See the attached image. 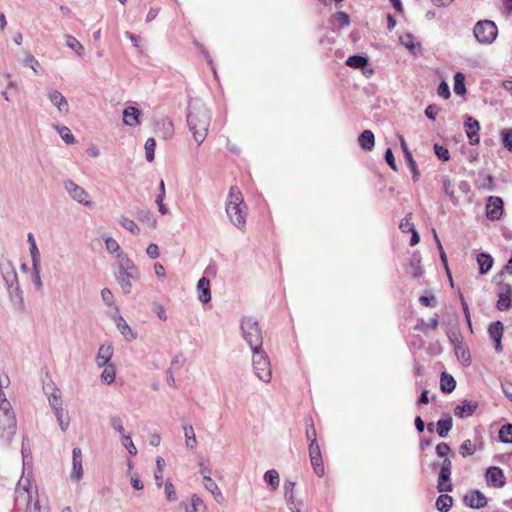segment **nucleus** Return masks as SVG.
Returning a JSON list of instances; mask_svg holds the SVG:
<instances>
[{"label": "nucleus", "instance_id": "nucleus-62", "mask_svg": "<svg viewBox=\"0 0 512 512\" xmlns=\"http://www.w3.org/2000/svg\"><path fill=\"white\" fill-rule=\"evenodd\" d=\"M434 151L437 157L443 161H448L450 159V154L447 148L444 146L435 144L434 145Z\"/></svg>", "mask_w": 512, "mask_h": 512}, {"label": "nucleus", "instance_id": "nucleus-30", "mask_svg": "<svg viewBox=\"0 0 512 512\" xmlns=\"http://www.w3.org/2000/svg\"><path fill=\"white\" fill-rule=\"evenodd\" d=\"M358 144L365 151H371L375 146V136L371 130H364L358 136Z\"/></svg>", "mask_w": 512, "mask_h": 512}, {"label": "nucleus", "instance_id": "nucleus-14", "mask_svg": "<svg viewBox=\"0 0 512 512\" xmlns=\"http://www.w3.org/2000/svg\"><path fill=\"white\" fill-rule=\"evenodd\" d=\"M464 503L472 509H480L487 505V498L479 490H473L464 496Z\"/></svg>", "mask_w": 512, "mask_h": 512}, {"label": "nucleus", "instance_id": "nucleus-29", "mask_svg": "<svg viewBox=\"0 0 512 512\" xmlns=\"http://www.w3.org/2000/svg\"><path fill=\"white\" fill-rule=\"evenodd\" d=\"M197 289L199 291L198 299L201 302L207 303L211 300L210 281L208 278H200L197 283Z\"/></svg>", "mask_w": 512, "mask_h": 512}, {"label": "nucleus", "instance_id": "nucleus-20", "mask_svg": "<svg viewBox=\"0 0 512 512\" xmlns=\"http://www.w3.org/2000/svg\"><path fill=\"white\" fill-rule=\"evenodd\" d=\"M511 296H512V287L509 284H505L501 287V291L499 293L497 308L500 311H504L511 306Z\"/></svg>", "mask_w": 512, "mask_h": 512}, {"label": "nucleus", "instance_id": "nucleus-12", "mask_svg": "<svg viewBox=\"0 0 512 512\" xmlns=\"http://www.w3.org/2000/svg\"><path fill=\"white\" fill-rule=\"evenodd\" d=\"M486 483L495 488H502L506 483V477L500 467H489L485 474Z\"/></svg>", "mask_w": 512, "mask_h": 512}, {"label": "nucleus", "instance_id": "nucleus-8", "mask_svg": "<svg viewBox=\"0 0 512 512\" xmlns=\"http://www.w3.org/2000/svg\"><path fill=\"white\" fill-rule=\"evenodd\" d=\"M473 33L479 43L491 44L498 35V28L491 20H480L475 24Z\"/></svg>", "mask_w": 512, "mask_h": 512}, {"label": "nucleus", "instance_id": "nucleus-19", "mask_svg": "<svg viewBox=\"0 0 512 512\" xmlns=\"http://www.w3.org/2000/svg\"><path fill=\"white\" fill-rule=\"evenodd\" d=\"M406 272L410 274L413 278H419L423 269L421 266V257L418 252H414L406 266Z\"/></svg>", "mask_w": 512, "mask_h": 512}, {"label": "nucleus", "instance_id": "nucleus-59", "mask_svg": "<svg viewBox=\"0 0 512 512\" xmlns=\"http://www.w3.org/2000/svg\"><path fill=\"white\" fill-rule=\"evenodd\" d=\"M191 505L193 512H205L206 506L201 498L197 495H193L191 498Z\"/></svg>", "mask_w": 512, "mask_h": 512}, {"label": "nucleus", "instance_id": "nucleus-39", "mask_svg": "<svg viewBox=\"0 0 512 512\" xmlns=\"http://www.w3.org/2000/svg\"><path fill=\"white\" fill-rule=\"evenodd\" d=\"M264 481L271 487L272 490H276L280 483L279 473L274 469L268 470L264 474Z\"/></svg>", "mask_w": 512, "mask_h": 512}, {"label": "nucleus", "instance_id": "nucleus-38", "mask_svg": "<svg viewBox=\"0 0 512 512\" xmlns=\"http://www.w3.org/2000/svg\"><path fill=\"white\" fill-rule=\"evenodd\" d=\"M65 41L67 47L73 50L78 56L82 57L84 55L83 45L74 36L65 35Z\"/></svg>", "mask_w": 512, "mask_h": 512}, {"label": "nucleus", "instance_id": "nucleus-61", "mask_svg": "<svg viewBox=\"0 0 512 512\" xmlns=\"http://www.w3.org/2000/svg\"><path fill=\"white\" fill-rule=\"evenodd\" d=\"M502 142L504 147L512 152V129L502 131Z\"/></svg>", "mask_w": 512, "mask_h": 512}, {"label": "nucleus", "instance_id": "nucleus-18", "mask_svg": "<svg viewBox=\"0 0 512 512\" xmlns=\"http://www.w3.org/2000/svg\"><path fill=\"white\" fill-rule=\"evenodd\" d=\"M112 356H113L112 344L109 343V344L100 345L97 355H96V358H95L96 365L99 368H102L105 365L111 364L110 360H111Z\"/></svg>", "mask_w": 512, "mask_h": 512}, {"label": "nucleus", "instance_id": "nucleus-54", "mask_svg": "<svg viewBox=\"0 0 512 512\" xmlns=\"http://www.w3.org/2000/svg\"><path fill=\"white\" fill-rule=\"evenodd\" d=\"M24 64L30 67L36 74L40 73L41 65L39 61L30 53H28L24 59Z\"/></svg>", "mask_w": 512, "mask_h": 512}, {"label": "nucleus", "instance_id": "nucleus-35", "mask_svg": "<svg viewBox=\"0 0 512 512\" xmlns=\"http://www.w3.org/2000/svg\"><path fill=\"white\" fill-rule=\"evenodd\" d=\"M165 466H166L165 460L162 457L158 456L156 458V470L154 473L155 483L158 488H161L163 485V472H164Z\"/></svg>", "mask_w": 512, "mask_h": 512}, {"label": "nucleus", "instance_id": "nucleus-60", "mask_svg": "<svg viewBox=\"0 0 512 512\" xmlns=\"http://www.w3.org/2000/svg\"><path fill=\"white\" fill-rule=\"evenodd\" d=\"M31 260H32V268L40 267V252L37 245H32L29 249Z\"/></svg>", "mask_w": 512, "mask_h": 512}, {"label": "nucleus", "instance_id": "nucleus-4", "mask_svg": "<svg viewBox=\"0 0 512 512\" xmlns=\"http://www.w3.org/2000/svg\"><path fill=\"white\" fill-rule=\"evenodd\" d=\"M114 276L123 293L130 294L133 288L132 282L140 279V272L132 259L121 257V261L117 263Z\"/></svg>", "mask_w": 512, "mask_h": 512}, {"label": "nucleus", "instance_id": "nucleus-36", "mask_svg": "<svg viewBox=\"0 0 512 512\" xmlns=\"http://www.w3.org/2000/svg\"><path fill=\"white\" fill-rule=\"evenodd\" d=\"M442 190L444 194L448 196L454 204L458 202L457 197L455 196L454 185L452 184L448 176H444L442 178Z\"/></svg>", "mask_w": 512, "mask_h": 512}, {"label": "nucleus", "instance_id": "nucleus-53", "mask_svg": "<svg viewBox=\"0 0 512 512\" xmlns=\"http://www.w3.org/2000/svg\"><path fill=\"white\" fill-rule=\"evenodd\" d=\"M412 220V213H408L400 222L399 229L403 233H408L415 230Z\"/></svg>", "mask_w": 512, "mask_h": 512}, {"label": "nucleus", "instance_id": "nucleus-5", "mask_svg": "<svg viewBox=\"0 0 512 512\" xmlns=\"http://www.w3.org/2000/svg\"><path fill=\"white\" fill-rule=\"evenodd\" d=\"M240 327L242 336L250 346L251 351L261 349L263 345V335L258 322L252 317H244L241 320Z\"/></svg>", "mask_w": 512, "mask_h": 512}, {"label": "nucleus", "instance_id": "nucleus-44", "mask_svg": "<svg viewBox=\"0 0 512 512\" xmlns=\"http://www.w3.org/2000/svg\"><path fill=\"white\" fill-rule=\"evenodd\" d=\"M55 129L66 144H73L75 142V138L67 126L56 125Z\"/></svg>", "mask_w": 512, "mask_h": 512}, {"label": "nucleus", "instance_id": "nucleus-23", "mask_svg": "<svg viewBox=\"0 0 512 512\" xmlns=\"http://www.w3.org/2000/svg\"><path fill=\"white\" fill-rule=\"evenodd\" d=\"M400 143H401V147L404 152V158L412 172V178L414 181H417L419 179V171L417 169L416 162L413 159V156H412L411 152L409 151L407 143L403 137H400Z\"/></svg>", "mask_w": 512, "mask_h": 512}, {"label": "nucleus", "instance_id": "nucleus-58", "mask_svg": "<svg viewBox=\"0 0 512 512\" xmlns=\"http://www.w3.org/2000/svg\"><path fill=\"white\" fill-rule=\"evenodd\" d=\"M101 298H102V301L107 306H115L114 295H113L112 291L109 288H103L101 290Z\"/></svg>", "mask_w": 512, "mask_h": 512}, {"label": "nucleus", "instance_id": "nucleus-34", "mask_svg": "<svg viewBox=\"0 0 512 512\" xmlns=\"http://www.w3.org/2000/svg\"><path fill=\"white\" fill-rule=\"evenodd\" d=\"M453 420L450 416L442 418L437 422L436 431L441 438H445L452 429Z\"/></svg>", "mask_w": 512, "mask_h": 512}, {"label": "nucleus", "instance_id": "nucleus-1", "mask_svg": "<svg viewBox=\"0 0 512 512\" xmlns=\"http://www.w3.org/2000/svg\"><path fill=\"white\" fill-rule=\"evenodd\" d=\"M21 454L23 458V474L19 479L15 489V509L17 511L24 510L25 512H47L39 505L38 490L33 484L30 474H25L30 457L29 439L24 437L22 440Z\"/></svg>", "mask_w": 512, "mask_h": 512}, {"label": "nucleus", "instance_id": "nucleus-15", "mask_svg": "<svg viewBox=\"0 0 512 512\" xmlns=\"http://www.w3.org/2000/svg\"><path fill=\"white\" fill-rule=\"evenodd\" d=\"M464 126H465L466 134H467L470 144H472V145L479 144V142H480V138H479L480 124H479V122L476 119H474L473 117L467 116Z\"/></svg>", "mask_w": 512, "mask_h": 512}, {"label": "nucleus", "instance_id": "nucleus-46", "mask_svg": "<svg viewBox=\"0 0 512 512\" xmlns=\"http://www.w3.org/2000/svg\"><path fill=\"white\" fill-rule=\"evenodd\" d=\"M120 225L130 231L134 235H138L140 233V229L137 224L130 218L122 216L119 220Z\"/></svg>", "mask_w": 512, "mask_h": 512}, {"label": "nucleus", "instance_id": "nucleus-16", "mask_svg": "<svg viewBox=\"0 0 512 512\" xmlns=\"http://www.w3.org/2000/svg\"><path fill=\"white\" fill-rule=\"evenodd\" d=\"M82 475V451L80 448L75 447L72 450V471L70 477L73 481H79L82 478Z\"/></svg>", "mask_w": 512, "mask_h": 512}, {"label": "nucleus", "instance_id": "nucleus-22", "mask_svg": "<svg viewBox=\"0 0 512 512\" xmlns=\"http://www.w3.org/2000/svg\"><path fill=\"white\" fill-rule=\"evenodd\" d=\"M354 69L361 70L363 76L369 78L373 75L374 69L369 62V59L365 56L354 55Z\"/></svg>", "mask_w": 512, "mask_h": 512}, {"label": "nucleus", "instance_id": "nucleus-32", "mask_svg": "<svg viewBox=\"0 0 512 512\" xmlns=\"http://www.w3.org/2000/svg\"><path fill=\"white\" fill-rule=\"evenodd\" d=\"M477 263L480 274H486L492 268L493 258L487 253H479L477 255Z\"/></svg>", "mask_w": 512, "mask_h": 512}, {"label": "nucleus", "instance_id": "nucleus-26", "mask_svg": "<svg viewBox=\"0 0 512 512\" xmlns=\"http://www.w3.org/2000/svg\"><path fill=\"white\" fill-rule=\"evenodd\" d=\"M451 480V470L440 469L438 475V484L437 489L439 492H451L453 486L450 482Z\"/></svg>", "mask_w": 512, "mask_h": 512}, {"label": "nucleus", "instance_id": "nucleus-11", "mask_svg": "<svg viewBox=\"0 0 512 512\" xmlns=\"http://www.w3.org/2000/svg\"><path fill=\"white\" fill-rule=\"evenodd\" d=\"M46 96L60 114L69 113V103L60 91L54 88H49L46 90Z\"/></svg>", "mask_w": 512, "mask_h": 512}, {"label": "nucleus", "instance_id": "nucleus-51", "mask_svg": "<svg viewBox=\"0 0 512 512\" xmlns=\"http://www.w3.org/2000/svg\"><path fill=\"white\" fill-rule=\"evenodd\" d=\"M48 401L53 410L62 408V399L58 389L53 388V392L48 396Z\"/></svg>", "mask_w": 512, "mask_h": 512}, {"label": "nucleus", "instance_id": "nucleus-45", "mask_svg": "<svg viewBox=\"0 0 512 512\" xmlns=\"http://www.w3.org/2000/svg\"><path fill=\"white\" fill-rule=\"evenodd\" d=\"M287 507L291 512H302L301 508L303 506L302 500H299L295 497V494L289 495L285 497Z\"/></svg>", "mask_w": 512, "mask_h": 512}, {"label": "nucleus", "instance_id": "nucleus-6", "mask_svg": "<svg viewBox=\"0 0 512 512\" xmlns=\"http://www.w3.org/2000/svg\"><path fill=\"white\" fill-rule=\"evenodd\" d=\"M17 421L11 406L0 407V438L9 444L16 433Z\"/></svg>", "mask_w": 512, "mask_h": 512}, {"label": "nucleus", "instance_id": "nucleus-49", "mask_svg": "<svg viewBox=\"0 0 512 512\" xmlns=\"http://www.w3.org/2000/svg\"><path fill=\"white\" fill-rule=\"evenodd\" d=\"M138 219L145 222L147 225L154 227L156 225V219L153 213L149 210H141L138 212Z\"/></svg>", "mask_w": 512, "mask_h": 512}, {"label": "nucleus", "instance_id": "nucleus-3", "mask_svg": "<svg viewBox=\"0 0 512 512\" xmlns=\"http://www.w3.org/2000/svg\"><path fill=\"white\" fill-rule=\"evenodd\" d=\"M226 214L231 223L240 230H244L246 226L247 205L244 202L240 189L232 186L229 190L226 203Z\"/></svg>", "mask_w": 512, "mask_h": 512}, {"label": "nucleus", "instance_id": "nucleus-2", "mask_svg": "<svg viewBox=\"0 0 512 512\" xmlns=\"http://www.w3.org/2000/svg\"><path fill=\"white\" fill-rule=\"evenodd\" d=\"M210 122V112L202 100H191L188 106L187 124L198 145L206 139Z\"/></svg>", "mask_w": 512, "mask_h": 512}, {"label": "nucleus", "instance_id": "nucleus-42", "mask_svg": "<svg viewBox=\"0 0 512 512\" xmlns=\"http://www.w3.org/2000/svg\"><path fill=\"white\" fill-rule=\"evenodd\" d=\"M101 374V381L106 384H112L115 381L116 370L113 364L105 365Z\"/></svg>", "mask_w": 512, "mask_h": 512}, {"label": "nucleus", "instance_id": "nucleus-55", "mask_svg": "<svg viewBox=\"0 0 512 512\" xmlns=\"http://www.w3.org/2000/svg\"><path fill=\"white\" fill-rule=\"evenodd\" d=\"M121 438H122V444L127 449L128 453L131 456H135L137 454V448L134 445L131 436L127 435V434H123V437H121Z\"/></svg>", "mask_w": 512, "mask_h": 512}, {"label": "nucleus", "instance_id": "nucleus-27", "mask_svg": "<svg viewBox=\"0 0 512 512\" xmlns=\"http://www.w3.org/2000/svg\"><path fill=\"white\" fill-rule=\"evenodd\" d=\"M477 406L478 405L475 402L464 400L455 408L454 414L459 418L469 417L475 412Z\"/></svg>", "mask_w": 512, "mask_h": 512}, {"label": "nucleus", "instance_id": "nucleus-28", "mask_svg": "<svg viewBox=\"0 0 512 512\" xmlns=\"http://www.w3.org/2000/svg\"><path fill=\"white\" fill-rule=\"evenodd\" d=\"M116 326L126 340L132 341L137 338V333L127 324L122 316L118 315L115 319Z\"/></svg>", "mask_w": 512, "mask_h": 512}, {"label": "nucleus", "instance_id": "nucleus-64", "mask_svg": "<svg viewBox=\"0 0 512 512\" xmlns=\"http://www.w3.org/2000/svg\"><path fill=\"white\" fill-rule=\"evenodd\" d=\"M437 93L440 97L444 99H448L450 97V89L448 84L445 81H442L437 89Z\"/></svg>", "mask_w": 512, "mask_h": 512}, {"label": "nucleus", "instance_id": "nucleus-25", "mask_svg": "<svg viewBox=\"0 0 512 512\" xmlns=\"http://www.w3.org/2000/svg\"><path fill=\"white\" fill-rule=\"evenodd\" d=\"M204 486L213 495L215 501L219 504L225 502V498L219 489L218 485L212 480L209 475L204 474Z\"/></svg>", "mask_w": 512, "mask_h": 512}, {"label": "nucleus", "instance_id": "nucleus-50", "mask_svg": "<svg viewBox=\"0 0 512 512\" xmlns=\"http://www.w3.org/2000/svg\"><path fill=\"white\" fill-rule=\"evenodd\" d=\"M156 147V141L154 138H148L145 142V155L146 160L148 162H152L154 160V151Z\"/></svg>", "mask_w": 512, "mask_h": 512}, {"label": "nucleus", "instance_id": "nucleus-33", "mask_svg": "<svg viewBox=\"0 0 512 512\" xmlns=\"http://www.w3.org/2000/svg\"><path fill=\"white\" fill-rule=\"evenodd\" d=\"M456 386V381L452 375L443 372L440 378V388L444 393H451Z\"/></svg>", "mask_w": 512, "mask_h": 512}, {"label": "nucleus", "instance_id": "nucleus-43", "mask_svg": "<svg viewBox=\"0 0 512 512\" xmlns=\"http://www.w3.org/2000/svg\"><path fill=\"white\" fill-rule=\"evenodd\" d=\"M454 92L457 95H464L466 92L465 76L461 72L454 75Z\"/></svg>", "mask_w": 512, "mask_h": 512}, {"label": "nucleus", "instance_id": "nucleus-7", "mask_svg": "<svg viewBox=\"0 0 512 512\" xmlns=\"http://www.w3.org/2000/svg\"><path fill=\"white\" fill-rule=\"evenodd\" d=\"M252 365L255 376L264 383L272 379V369L267 353L261 348L252 351Z\"/></svg>", "mask_w": 512, "mask_h": 512}, {"label": "nucleus", "instance_id": "nucleus-37", "mask_svg": "<svg viewBox=\"0 0 512 512\" xmlns=\"http://www.w3.org/2000/svg\"><path fill=\"white\" fill-rule=\"evenodd\" d=\"M453 504V499L447 494L440 495L436 500V508L440 512H448Z\"/></svg>", "mask_w": 512, "mask_h": 512}, {"label": "nucleus", "instance_id": "nucleus-17", "mask_svg": "<svg viewBox=\"0 0 512 512\" xmlns=\"http://www.w3.org/2000/svg\"><path fill=\"white\" fill-rule=\"evenodd\" d=\"M504 326L501 321H495L491 323L488 327V333L490 338L495 342V351L500 353L502 352V335H503Z\"/></svg>", "mask_w": 512, "mask_h": 512}, {"label": "nucleus", "instance_id": "nucleus-48", "mask_svg": "<svg viewBox=\"0 0 512 512\" xmlns=\"http://www.w3.org/2000/svg\"><path fill=\"white\" fill-rule=\"evenodd\" d=\"M306 438L309 443L318 442L317 441V432L314 426L313 419L310 417L306 420Z\"/></svg>", "mask_w": 512, "mask_h": 512}, {"label": "nucleus", "instance_id": "nucleus-21", "mask_svg": "<svg viewBox=\"0 0 512 512\" xmlns=\"http://www.w3.org/2000/svg\"><path fill=\"white\" fill-rule=\"evenodd\" d=\"M123 122L125 125L135 127L140 125V111L134 106H128L123 111Z\"/></svg>", "mask_w": 512, "mask_h": 512}, {"label": "nucleus", "instance_id": "nucleus-52", "mask_svg": "<svg viewBox=\"0 0 512 512\" xmlns=\"http://www.w3.org/2000/svg\"><path fill=\"white\" fill-rule=\"evenodd\" d=\"M55 416L57 418V421L59 423V426L62 431H66L69 426V418L64 416V409L58 408L54 409Z\"/></svg>", "mask_w": 512, "mask_h": 512}, {"label": "nucleus", "instance_id": "nucleus-10", "mask_svg": "<svg viewBox=\"0 0 512 512\" xmlns=\"http://www.w3.org/2000/svg\"><path fill=\"white\" fill-rule=\"evenodd\" d=\"M0 272L7 288L12 293L13 290L18 291V278L15 267L10 261H4L0 263Z\"/></svg>", "mask_w": 512, "mask_h": 512}, {"label": "nucleus", "instance_id": "nucleus-63", "mask_svg": "<svg viewBox=\"0 0 512 512\" xmlns=\"http://www.w3.org/2000/svg\"><path fill=\"white\" fill-rule=\"evenodd\" d=\"M164 491H165L166 498L169 501H175L177 499L176 492H175L172 482L167 481L165 483Z\"/></svg>", "mask_w": 512, "mask_h": 512}, {"label": "nucleus", "instance_id": "nucleus-41", "mask_svg": "<svg viewBox=\"0 0 512 512\" xmlns=\"http://www.w3.org/2000/svg\"><path fill=\"white\" fill-rule=\"evenodd\" d=\"M309 458H310L311 466L313 468L314 473L318 477H323L325 475V468H324V463H323V459H322V454L318 455V456H312Z\"/></svg>", "mask_w": 512, "mask_h": 512}, {"label": "nucleus", "instance_id": "nucleus-9", "mask_svg": "<svg viewBox=\"0 0 512 512\" xmlns=\"http://www.w3.org/2000/svg\"><path fill=\"white\" fill-rule=\"evenodd\" d=\"M64 189L74 201L86 207L92 206L88 192L74 181L70 179L64 181Z\"/></svg>", "mask_w": 512, "mask_h": 512}, {"label": "nucleus", "instance_id": "nucleus-56", "mask_svg": "<svg viewBox=\"0 0 512 512\" xmlns=\"http://www.w3.org/2000/svg\"><path fill=\"white\" fill-rule=\"evenodd\" d=\"M109 424L115 431L120 433L121 436L123 437V434H125V430H124V426H123V421L119 416L110 417Z\"/></svg>", "mask_w": 512, "mask_h": 512}, {"label": "nucleus", "instance_id": "nucleus-57", "mask_svg": "<svg viewBox=\"0 0 512 512\" xmlns=\"http://www.w3.org/2000/svg\"><path fill=\"white\" fill-rule=\"evenodd\" d=\"M475 452V445L472 443L471 440L467 439L465 440L461 446H460V454L463 457H467L472 455Z\"/></svg>", "mask_w": 512, "mask_h": 512}, {"label": "nucleus", "instance_id": "nucleus-13", "mask_svg": "<svg viewBox=\"0 0 512 512\" xmlns=\"http://www.w3.org/2000/svg\"><path fill=\"white\" fill-rule=\"evenodd\" d=\"M503 213V200L497 196H490L486 204V216L489 220H499Z\"/></svg>", "mask_w": 512, "mask_h": 512}, {"label": "nucleus", "instance_id": "nucleus-47", "mask_svg": "<svg viewBox=\"0 0 512 512\" xmlns=\"http://www.w3.org/2000/svg\"><path fill=\"white\" fill-rule=\"evenodd\" d=\"M499 439L504 443H512V424H505L500 428Z\"/></svg>", "mask_w": 512, "mask_h": 512}, {"label": "nucleus", "instance_id": "nucleus-31", "mask_svg": "<svg viewBox=\"0 0 512 512\" xmlns=\"http://www.w3.org/2000/svg\"><path fill=\"white\" fill-rule=\"evenodd\" d=\"M185 446L189 450H194L197 446V439L194 432V428L191 424L183 425Z\"/></svg>", "mask_w": 512, "mask_h": 512}, {"label": "nucleus", "instance_id": "nucleus-24", "mask_svg": "<svg viewBox=\"0 0 512 512\" xmlns=\"http://www.w3.org/2000/svg\"><path fill=\"white\" fill-rule=\"evenodd\" d=\"M102 238L104 240L106 250L110 254L115 255L118 261H121V257H128L126 254L123 253L118 242L110 235H104Z\"/></svg>", "mask_w": 512, "mask_h": 512}, {"label": "nucleus", "instance_id": "nucleus-40", "mask_svg": "<svg viewBox=\"0 0 512 512\" xmlns=\"http://www.w3.org/2000/svg\"><path fill=\"white\" fill-rule=\"evenodd\" d=\"M331 22L335 27H347L350 24V16L345 12L339 11L332 16Z\"/></svg>", "mask_w": 512, "mask_h": 512}]
</instances>
